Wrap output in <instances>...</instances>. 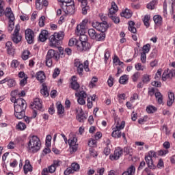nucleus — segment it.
Returning <instances> with one entry per match:
<instances>
[{
	"label": "nucleus",
	"instance_id": "nucleus-41",
	"mask_svg": "<svg viewBox=\"0 0 175 175\" xmlns=\"http://www.w3.org/2000/svg\"><path fill=\"white\" fill-rule=\"evenodd\" d=\"M71 169H72L73 172H79L80 170V165L77 163H72L71 165Z\"/></svg>",
	"mask_w": 175,
	"mask_h": 175
},
{
	"label": "nucleus",
	"instance_id": "nucleus-4",
	"mask_svg": "<svg viewBox=\"0 0 175 175\" xmlns=\"http://www.w3.org/2000/svg\"><path fill=\"white\" fill-rule=\"evenodd\" d=\"M64 36L65 34L63 31H59L58 33H54L53 35L49 37V42L51 47H57V44H58V42L59 40H62L64 39Z\"/></svg>",
	"mask_w": 175,
	"mask_h": 175
},
{
	"label": "nucleus",
	"instance_id": "nucleus-1",
	"mask_svg": "<svg viewBox=\"0 0 175 175\" xmlns=\"http://www.w3.org/2000/svg\"><path fill=\"white\" fill-rule=\"evenodd\" d=\"M75 33L79 36V41L77 42V50L79 51H87V50H90V44L88 42V36L84 34L85 31L81 33L75 31Z\"/></svg>",
	"mask_w": 175,
	"mask_h": 175
},
{
	"label": "nucleus",
	"instance_id": "nucleus-10",
	"mask_svg": "<svg viewBox=\"0 0 175 175\" xmlns=\"http://www.w3.org/2000/svg\"><path fill=\"white\" fill-rule=\"evenodd\" d=\"M25 35L27 43H29V44H32V43H33V39L35 36L33 31H32L31 29H27L25 31Z\"/></svg>",
	"mask_w": 175,
	"mask_h": 175
},
{
	"label": "nucleus",
	"instance_id": "nucleus-28",
	"mask_svg": "<svg viewBox=\"0 0 175 175\" xmlns=\"http://www.w3.org/2000/svg\"><path fill=\"white\" fill-rule=\"evenodd\" d=\"M154 96L157 99V102L159 105H162V103H163V96H162L161 92H157L154 93Z\"/></svg>",
	"mask_w": 175,
	"mask_h": 175
},
{
	"label": "nucleus",
	"instance_id": "nucleus-49",
	"mask_svg": "<svg viewBox=\"0 0 175 175\" xmlns=\"http://www.w3.org/2000/svg\"><path fill=\"white\" fill-rule=\"evenodd\" d=\"M136 70H144L146 69V66L142 65L141 63H137L135 65Z\"/></svg>",
	"mask_w": 175,
	"mask_h": 175
},
{
	"label": "nucleus",
	"instance_id": "nucleus-52",
	"mask_svg": "<svg viewBox=\"0 0 175 175\" xmlns=\"http://www.w3.org/2000/svg\"><path fill=\"white\" fill-rule=\"evenodd\" d=\"M8 87H14V85H16V81L13 79H10V77H8Z\"/></svg>",
	"mask_w": 175,
	"mask_h": 175
},
{
	"label": "nucleus",
	"instance_id": "nucleus-11",
	"mask_svg": "<svg viewBox=\"0 0 175 175\" xmlns=\"http://www.w3.org/2000/svg\"><path fill=\"white\" fill-rule=\"evenodd\" d=\"M124 151L122 150V148L118 147L115 151L113 154H111L109 156L111 161H118V159H120V157L122 156Z\"/></svg>",
	"mask_w": 175,
	"mask_h": 175
},
{
	"label": "nucleus",
	"instance_id": "nucleus-3",
	"mask_svg": "<svg viewBox=\"0 0 175 175\" xmlns=\"http://www.w3.org/2000/svg\"><path fill=\"white\" fill-rule=\"evenodd\" d=\"M53 59L58 61L59 59V53L54 49H49L46 55V65L48 68L53 66Z\"/></svg>",
	"mask_w": 175,
	"mask_h": 175
},
{
	"label": "nucleus",
	"instance_id": "nucleus-53",
	"mask_svg": "<svg viewBox=\"0 0 175 175\" xmlns=\"http://www.w3.org/2000/svg\"><path fill=\"white\" fill-rule=\"evenodd\" d=\"M161 75H162V69H159L154 76L155 80H159L161 79Z\"/></svg>",
	"mask_w": 175,
	"mask_h": 175
},
{
	"label": "nucleus",
	"instance_id": "nucleus-62",
	"mask_svg": "<svg viewBox=\"0 0 175 175\" xmlns=\"http://www.w3.org/2000/svg\"><path fill=\"white\" fill-rule=\"evenodd\" d=\"M19 65L18 61H17L16 59L12 60V63H11V67L12 68H17Z\"/></svg>",
	"mask_w": 175,
	"mask_h": 175
},
{
	"label": "nucleus",
	"instance_id": "nucleus-54",
	"mask_svg": "<svg viewBox=\"0 0 175 175\" xmlns=\"http://www.w3.org/2000/svg\"><path fill=\"white\" fill-rule=\"evenodd\" d=\"M105 63L107 64V60L110 58V51L106 50L105 52Z\"/></svg>",
	"mask_w": 175,
	"mask_h": 175
},
{
	"label": "nucleus",
	"instance_id": "nucleus-57",
	"mask_svg": "<svg viewBox=\"0 0 175 175\" xmlns=\"http://www.w3.org/2000/svg\"><path fill=\"white\" fill-rule=\"evenodd\" d=\"M113 81H114V78H113V77L110 75L107 81L109 87H113Z\"/></svg>",
	"mask_w": 175,
	"mask_h": 175
},
{
	"label": "nucleus",
	"instance_id": "nucleus-36",
	"mask_svg": "<svg viewBox=\"0 0 175 175\" xmlns=\"http://www.w3.org/2000/svg\"><path fill=\"white\" fill-rule=\"evenodd\" d=\"M146 111L148 113V114H152L157 111V107L152 105H149L146 107Z\"/></svg>",
	"mask_w": 175,
	"mask_h": 175
},
{
	"label": "nucleus",
	"instance_id": "nucleus-58",
	"mask_svg": "<svg viewBox=\"0 0 175 175\" xmlns=\"http://www.w3.org/2000/svg\"><path fill=\"white\" fill-rule=\"evenodd\" d=\"M141 61L142 64H146L147 61V56L146 55V53H141Z\"/></svg>",
	"mask_w": 175,
	"mask_h": 175
},
{
	"label": "nucleus",
	"instance_id": "nucleus-12",
	"mask_svg": "<svg viewBox=\"0 0 175 175\" xmlns=\"http://www.w3.org/2000/svg\"><path fill=\"white\" fill-rule=\"evenodd\" d=\"M5 14L9 19V25H14V14L12 12V8H7Z\"/></svg>",
	"mask_w": 175,
	"mask_h": 175
},
{
	"label": "nucleus",
	"instance_id": "nucleus-45",
	"mask_svg": "<svg viewBox=\"0 0 175 175\" xmlns=\"http://www.w3.org/2000/svg\"><path fill=\"white\" fill-rule=\"evenodd\" d=\"M140 76H142V74L139 72H135L133 76H132V80L134 82L137 81V80H139V77H140Z\"/></svg>",
	"mask_w": 175,
	"mask_h": 175
},
{
	"label": "nucleus",
	"instance_id": "nucleus-16",
	"mask_svg": "<svg viewBox=\"0 0 175 175\" xmlns=\"http://www.w3.org/2000/svg\"><path fill=\"white\" fill-rule=\"evenodd\" d=\"M85 24H87V21H83L81 24L77 26L76 31L78 33H83L85 31Z\"/></svg>",
	"mask_w": 175,
	"mask_h": 175
},
{
	"label": "nucleus",
	"instance_id": "nucleus-20",
	"mask_svg": "<svg viewBox=\"0 0 175 175\" xmlns=\"http://www.w3.org/2000/svg\"><path fill=\"white\" fill-rule=\"evenodd\" d=\"M25 174H28V172H32V165L29 163V160L25 161V165L23 167Z\"/></svg>",
	"mask_w": 175,
	"mask_h": 175
},
{
	"label": "nucleus",
	"instance_id": "nucleus-9",
	"mask_svg": "<svg viewBox=\"0 0 175 175\" xmlns=\"http://www.w3.org/2000/svg\"><path fill=\"white\" fill-rule=\"evenodd\" d=\"M77 143V137H73L72 138H70L68 139V145L70 146V152H76L78 148Z\"/></svg>",
	"mask_w": 175,
	"mask_h": 175
},
{
	"label": "nucleus",
	"instance_id": "nucleus-39",
	"mask_svg": "<svg viewBox=\"0 0 175 175\" xmlns=\"http://www.w3.org/2000/svg\"><path fill=\"white\" fill-rule=\"evenodd\" d=\"M57 109L58 114H64V113L65 112V108L64 107V105H62V104H58L57 105Z\"/></svg>",
	"mask_w": 175,
	"mask_h": 175
},
{
	"label": "nucleus",
	"instance_id": "nucleus-50",
	"mask_svg": "<svg viewBox=\"0 0 175 175\" xmlns=\"http://www.w3.org/2000/svg\"><path fill=\"white\" fill-rule=\"evenodd\" d=\"M79 41H77V40L76 38H71L70 40H69V42H68V46H70V47H72V46H75V44H76L77 46V42Z\"/></svg>",
	"mask_w": 175,
	"mask_h": 175
},
{
	"label": "nucleus",
	"instance_id": "nucleus-34",
	"mask_svg": "<svg viewBox=\"0 0 175 175\" xmlns=\"http://www.w3.org/2000/svg\"><path fill=\"white\" fill-rule=\"evenodd\" d=\"M111 136H112V137H116L117 139H120V137H121V136H122L121 131H120L117 129H115V130H113V131L111 133Z\"/></svg>",
	"mask_w": 175,
	"mask_h": 175
},
{
	"label": "nucleus",
	"instance_id": "nucleus-6",
	"mask_svg": "<svg viewBox=\"0 0 175 175\" xmlns=\"http://www.w3.org/2000/svg\"><path fill=\"white\" fill-rule=\"evenodd\" d=\"M65 4H60V6L64 10L65 14H68L69 16H72L74 13L76 12V8L75 7V3L69 5L70 3H64Z\"/></svg>",
	"mask_w": 175,
	"mask_h": 175
},
{
	"label": "nucleus",
	"instance_id": "nucleus-35",
	"mask_svg": "<svg viewBox=\"0 0 175 175\" xmlns=\"http://www.w3.org/2000/svg\"><path fill=\"white\" fill-rule=\"evenodd\" d=\"M88 32L90 38H91V39L95 40L97 34L96 31H95V29H90Z\"/></svg>",
	"mask_w": 175,
	"mask_h": 175
},
{
	"label": "nucleus",
	"instance_id": "nucleus-23",
	"mask_svg": "<svg viewBox=\"0 0 175 175\" xmlns=\"http://www.w3.org/2000/svg\"><path fill=\"white\" fill-rule=\"evenodd\" d=\"M121 17H124V18H131L132 17V12L126 8L124 11H123L121 14Z\"/></svg>",
	"mask_w": 175,
	"mask_h": 175
},
{
	"label": "nucleus",
	"instance_id": "nucleus-15",
	"mask_svg": "<svg viewBox=\"0 0 175 175\" xmlns=\"http://www.w3.org/2000/svg\"><path fill=\"white\" fill-rule=\"evenodd\" d=\"M31 106L34 107V109H37V110H40L43 107L42 100L39 98H35L33 103L31 104Z\"/></svg>",
	"mask_w": 175,
	"mask_h": 175
},
{
	"label": "nucleus",
	"instance_id": "nucleus-7",
	"mask_svg": "<svg viewBox=\"0 0 175 175\" xmlns=\"http://www.w3.org/2000/svg\"><path fill=\"white\" fill-rule=\"evenodd\" d=\"M92 27L100 32H106V31H107L109 25H107V21H104L103 23L94 22L92 23Z\"/></svg>",
	"mask_w": 175,
	"mask_h": 175
},
{
	"label": "nucleus",
	"instance_id": "nucleus-27",
	"mask_svg": "<svg viewBox=\"0 0 175 175\" xmlns=\"http://www.w3.org/2000/svg\"><path fill=\"white\" fill-rule=\"evenodd\" d=\"M83 112V109L80 110V113L77 115V120L79 121V122H84L85 120H87V117H85V115L84 113H81Z\"/></svg>",
	"mask_w": 175,
	"mask_h": 175
},
{
	"label": "nucleus",
	"instance_id": "nucleus-2",
	"mask_svg": "<svg viewBox=\"0 0 175 175\" xmlns=\"http://www.w3.org/2000/svg\"><path fill=\"white\" fill-rule=\"evenodd\" d=\"M29 141L27 147L29 152H33V154L38 152L40 150V139L36 135L29 137Z\"/></svg>",
	"mask_w": 175,
	"mask_h": 175
},
{
	"label": "nucleus",
	"instance_id": "nucleus-38",
	"mask_svg": "<svg viewBox=\"0 0 175 175\" xmlns=\"http://www.w3.org/2000/svg\"><path fill=\"white\" fill-rule=\"evenodd\" d=\"M30 55H31V52H29V51H28V50H25L23 51V53L22 54V59L24 61H27V59H28V58H29Z\"/></svg>",
	"mask_w": 175,
	"mask_h": 175
},
{
	"label": "nucleus",
	"instance_id": "nucleus-63",
	"mask_svg": "<svg viewBox=\"0 0 175 175\" xmlns=\"http://www.w3.org/2000/svg\"><path fill=\"white\" fill-rule=\"evenodd\" d=\"M73 173H75V172L72 171V169L71 167H68L64 171V174L65 175L73 174Z\"/></svg>",
	"mask_w": 175,
	"mask_h": 175
},
{
	"label": "nucleus",
	"instance_id": "nucleus-64",
	"mask_svg": "<svg viewBox=\"0 0 175 175\" xmlns=\"http://www.w3.org/2000/svg\"><path fill=\"white\" fill-rule=\"evenodd\" d=\"M151 84L153 87H157V88L161 87L162 85V83L158 81H152Z\"/></svg>",
	"mask_w": 175,
	"mask_h": 175
},
{
	"label": "nucleus",
	"instance_id": "nucleus-55",
	"mask_svg": "<svg viewBox=\"0 0 175 175\" xmlns=\"http://www.w3.org/2000/svg\"><path fill=\"white\" fill-rule=\"evenodd\" d=\"M96 139H90L88 142V146L90 147H96Z\"/></svg>",
	"mask_w": 175,
	"mask_h": 175
},
{
	"label": "nucleus",
	"instance_id": "nucleus-8",
	"mask_svg": "<svg viewBox=\"0 0 175 175\" xmlns=\"http://www.w3.org/2000/svg\"><path fill=\"white\" fill-rule=\"evenodd\" d=\"M20 25H16L15 27V29L14 31V33L12 36V40L14 43H20L21 42V35H20Z\"/></svg>",
	"mask_w": 175,
	"mask_h": 175
},
{
	"label": "nucleus",
	"instance_id": "nucleus-26",
	"mask_svg": "<svg viewBox=\"0 0 175 175\" xmlns=\"http://www.w3.org/2000/svg\"><path fill=\"white\" fill-rule=\"evenodd\" d=\"M40 93L45 98H47V96H49V90L47 89V85H46V83H42V89H41Z\"/></svg>",
	"mask_w": 175,
	"mask_h": 175
},
{
	"label": "nucleus",
	"instance_id": "nucleus-59",
	"mask_svg": "<svg viewBox=\"0 0 175 175\" xmlns=\"http://www.w3.org/2000/svg\"><path fill=\"white\" fill-rule=\"evenodd\" d=\"M147 157H150V158H157V152L154 150H150L148 152Z\"/></svg>",
	"mask_w": 175,
	"mask_h": 175
},
{
	"label": "nucleus",
	"instance_id": "nucleus-46",
	"mask_svg": "<svg viewBox=\"0 0 175 175\" xmlns=\"http://www.w3.org/2000/svg\"><path fill=\"white\" fill-rule=\"evenodd\" d=\"M150 80V75H144L142 77V83H144V84H148Z\"/></svg>",
	"mask_w": 175,
	"mask_h": 175
},
{
	"label": "nucleus",
	"instance_id": "nucleus-32",
	"mask_svg": "<svg viewBox=\"0 0 175 175\" xmlns=\"http://www.w3.org/2000/svg\"><path fill=\"white\" fill-rule=\"evenodd\" d=\"M153 20L157 25H161V24L162 23V17L159 15L154 16L153 17Z\"/></svg>",
	"mask_w": 175,
	"mask_h": 175
},
{
	"label": "nucleus",
	"instance_id": "nucleus-33",
	"mask_svg": "<svg viewBox=\"0 0 175 175\" xmlns=\"http://www.w3.org/2000/svg\"><path fill=\"white\" fill-rule=\"evenodd\" d=\"M156 5H157V1L152 0L149 3L147 4L146 8L150 10H154V9H155Z\"/></svg>",
	"mask_w": 175,
	"mask_h": 175
},
{
	"label": "nucleus",
	"instance_id": "nucleus-31",
	"mask_svg": "<svg viewBox=\"0 0 175 175\" xmlns=\"http://www.w3.org/2000/svg\"><path fill=\"white\" fill-rule=\"evenodd\" d=\"M128 80H129V78H128V75H124L122 77H120V79H119V83L120 84H126V83H128Z\"/></svg>",
	"mask_w": 175,
	"mask_h": 175
},
{
	"label": "nucleus",
	"instance_id": "nucleus-14",
	"mask_svg": "<svg viewBox=\"0 0 175 175\" xmlns=\"http://www.w3.org/2000/svg\"><path fill=\"white\" fill-rule=\"evenodd\" d=\"M117 12H118V7L117 6V4H116V2L113 1L109 10L108 17H113L116 15Z\"/></svg>",
	"mask_w": 175,
	"mask_h": 175
},
{
	"label": "nucleus",
	"instance_id": "nucleus-19",
	"mask_svg": "<svg viewBox=\"0 0 175 175\" xmlns=\"http://www.w3.org/2000/svg\"><path fill=\"white\" fill-rule=\"evenodd\" d=\"M36 79L40 81V83H44V80H46V75H44V72L39 71L36 73Z\"/></svg>",
	"mask_w": 175,
	"mask_h": 175
},
{
	"label": "nucleus",
	"instance_id": "nucleus-13",
	"mask_svg": "<svg viewBox=\"0 0 175 175\" xmlns=\"http://www.w3.org/2000/svg\"><path fill=\"white\" fill-rule=\"evenodd\" d=\"M74 66L77 68V72L79 76H81L84 70V65H83V63H81L79 59H75L74 62Z\"/></svg>",
	"mask_w": 175,
	"mask_h": 175
},
{
	"label": "nucleus",
	"instance_id": "nucleus-56",
	"mask_svg": "<svg viewBox=\"0 0 175 175\" xmlns=\"http://www.w3.org/2000/svg\"><path fill=\"white\" fill-rule=\"evenodd\" d=\"M42 3H43V0H36V8L37 9H42Z\"/></svg>",
	"mask_w": 175,
	"mask_h": 175
},
{
	"label": "nucleus",
	"instance_id": "nucleus-29",
	"mask_svg": "<svg viewBox=\"0 0 175 175\" xmlns=\"http://www.w3.org/2000/svg\"><path fill=\"white\" fill-rule=\"evenodd\" d=\"M129 31L132 32V33H136L137 30H136V27H135L134 21H131L129 22Z\"/></svg>",
	"mask_w": 175,
	"mask_h": 175
},
{
	"label": "nucleus",
	"instance_id": "nucleus-24",
	"mask_svg": "<svg viewBox=\"0 0 175 175\" xmlns=\"http://www.w3.org/2000/svg\"><path fill=\"white\" fill-rule=\"evenodd\" d=\"M106 38V34L105 32H100V33L96 34V38H94L95 40L98 42H103Z\"/></svg>",
	"mask_w": 175,
	"mask_h": 175
},
{
	"label": "nucleus",
	"instance_id": "nucleus-44",
	"mask_svg": "<svg viewBox=\"0 0 175 175\" xmlns=\"http://www.w3.org/2000/svg\"><path fill=\"white\" fill-rule=\"evenodd\" d=\"M150 16L148 15H146L144 17L143 22L144 23V25L146 27V28H148L150 27Z\"/></svg>",
	"mask_w": 175,
	"mask_h": 175
},
{
	"label": "nucleus",
	"instance_id": "nucleus-48",
	"mask_svg": "<svg viewBox=\"0 0 175 175\" xmlns=\"http://www.w3.org/2000/svg\"><path fill=\"white\" fill-rule=\"evenodd\" d=\"M147 121H148V116H145L138 120V124L143 125V124H144V122H147Z\"/></svg>",
	"mask_w": 175,
	"mask_h": 175
},
{
	"label": "nucleus",
	"instance_id": "nucleus-17",
	"mask_svg": "<svg viewBox=\"0 0 175 175\" xmlns=\"http://www.w3.org/2000/svg\"><path fill=\"white\" fill-rule=\"evenodd\" d=\"M5 48L7 49L8 54H9V55H13V54H14V48L13 47L12 42H7Z\"/></svg>",
	"mask_w": 175,
	"mask_h": 175
},
{
	"label": "nucleus",
	"instance_id": "nucleus-43",
	"mask_svg": "<svg viewBox=\"0 0 175 175\" xmlns=\"http://www.w3.org/2000/svg\"><path fill=\"white\" fill-rule=\"evenodd\" d=\"M16 128L17 129H19V131H24L26 129L27 126L25 124L24 122H19L16 125Z\"/></svg>",
	"mask_w": 175,
	"mask_h": 175
},
{
	"label": "nucleus",
	"instance_id": "nucleus-30",
	"mask_svg": "<svg viewBox=\"0 0 175 175\" xmlns=\"http://www.w3.org/2000/svg\"><path fill=\"white\" fill-rule=\"evenodd\" d=\"M145 161H146L148 167H150V169H152V167L154 166V163L152 162V158H151L150 157H148V156H146Z\"/></svg>",
	"mask_w": 175,
	"mask_h": 175
},
{
	"label": "nucleus",
	"instance_id": "nucleus-42",
	"mask_svg": "<svg viewBox=\"0 0 175 175\" xmlns=\"http://www.w3.org/2000/svg\"><path fill=\"white\" fill-rule=\"evenodd\" d=\"M124 152H126L127 155H130V157L133 155V149H132L131 147H125L124 148Z\"/></svg>",
	"mask_w": 175,
	"mask_h": 175
},
{
	"label": "nucleus",
	"instance_id": "nucleus-61",
	"mask_svg": "<svg viewBox=\"0 0 175 175\" xmlns=\"http://www.w3.org/2000/svg\"><path fill=\"white\" fill-rule=\"evenodd\" d=\"M124 128H125V122L124 121H122L121 122L120 125L116 126V129H117L119 131H120L121 129H124Z\"/></svg>",
	"mask_w": 175,
	"mask_h": 175
},
{
	"label": "nucleus",
	"instance_id": "nucleus-22",
	"mask_svg": "<svg viewBox=\"0 0 175 175\" xmlns=\"http://www.w3.org/2000/svg\"><path fill=\"white\" fill-rule=\"evenodd\" d=\"M135 172H136V168L135 166H130L126 171L124 172L122 175H133L135 174Z\"/></svg>",
	"mask_w": 175,
	"mask_h": 175
},
{
	"label": "nucleus",
	"instance_id": "nucleus-60",
	"mask_svg": "<svg viewBox=\"0 0 175 175\" xmlns=\"http://www.w3.org/2000/svg\"><path fill=\"white\" fill-rule=\"evenodd\" d=\"M46 17H44V16H42L39 19V25L40 27H44V20H45Z\"/></svg>",
	"mask_w": 175,
	"mask_h": 175
},
{
	"label": "nucleus",
	"instance_id": "nucleus-18",
	"mask_svg": "<svg viewBox=\"0 0 175 175\" xmlns=\"http://www.w3.org/2000/svg\"><path fill=\"white\" fill-rule=\"evenodd\" d=\"M49 38V31L46 30H42L39 35V40L40 42H46Z\"/></svg>",
	"mask_w": 175,
	"mask_h": 175
},
{
	"label": "nucleus",
	"instance_id": "nucleus-37",
	"mask_svg": "<svg viewBox=\"0 0 175 175\" xmlns=\"http://www.w3.org/2000/svg\"><path fill=\"white\" fill-rule=\"evenodd\" d=\"M75 96L85 99V98H87L88 95L85 92L82 90V91H80L79 92L75 93Z\"/></svg>",
	"mask_w": 175,
	"mask_h": 175
},
{
	"label": "nucleus",
	"instance_id": "nucleus-47",
	"mask_svg": "<svg viewBox=\"0 0 175 175\" xmlns=\"http://www.w3.org/2000/svg\"><path fill=\"white\" fill-rule=\"evenodd\" d=\"M143 52L145 53V54H147L148 53L150 52V49H151V45L150 44H146L143 46Z\"/></svg>",
	"mask_w": 175,
	"mask_h": 175
},
{
	"label": "nucleus",
	"instance_id": "nucleus-25",
	"mask_svg": "<svg viewBox=\"0 0 175 175\" xmlns=\"http://www.w3.org/2000/svg\"><path fill=\"white\" fill-rule=\"evenodd\" d=\"M14 106H25V107H27V103L23 98H18L16 99V104H14Z\"/></svg>",
	"mask_w": 175,
	"mask_h": 175
},
{
	"label": "nucleus",
	"instance_id": "nucleus-51",
	"mask_svg": "<svg viewBox=\"0 0 175 175\" xmlns=\"http://www.w3.org/2000/svg\"><path fill=\"white\" fill-rule=\"evenodd\" d=\"M51 135H48L46 137V147H50L51 146Z\"/></svg>",
	"mask_w": 175,
	"mask_h": 175
},
{
	"label": "nucleus",
	"instance_id": "nucleus-5",
	"mask_svg": "<svg viewBox=\"0 0 175 175\" xmlns=\"http://www.w3.org/2000/svg\"><path fill=\"white\" fill-rule=\"evenodd\" d=\"M14 116L18 120H23L25 117V109L27 107L14 105Z\"/></svg>",
	"mask_w": 175,
	"mask_h": 175
},
{
	"label": "nucleus",
	"instance_id": "nucleus-40",
	"mask_svg": "<svg viewBox=\"0 0 175 175\" xmlns=\"http://www.w3.org/2000/svg\"><path fill=\"white\" fill-rule=\"evenodd\" d=\"M71 88L75 90V91H78L79 88H80V84L77 83V81H72L71 82Z\"/></svg>",
	"mask_w": 175,
	"mask_h": 175
},
{
	"label": "nucleus",
	"instance_id": "nucleus-21",
	"mask_svg": "<svg viewBox=\"0 0 175 175\" xmlns=\"http://www.w3.org/2000/svg\"><path fill=\"white\" fill-rule=\"evenodd\" d=\"M174 103V93L170 92L168 93V100L167 101V105L170 107Z\"/></svg>",
	"mask_w": 175,
	"mask_h": 175
}]
</instances>
